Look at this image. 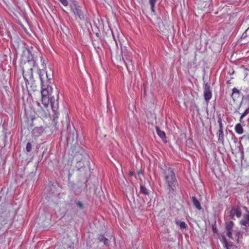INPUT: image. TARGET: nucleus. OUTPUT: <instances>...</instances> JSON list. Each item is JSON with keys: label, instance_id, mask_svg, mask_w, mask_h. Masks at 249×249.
I'll return each mask as SVG.
<instances>
[{"label": "nucleus", "instance_id": "2", "mask_svg": "<svg viewBox=\"0 0 249 249\" xmlns=\"http://www.w3.org/2000/svg\"><path fill=\"white\" fill-rule=\"evenodd\" d=\"M39 59L43 67L45 65V60L42 56L35 57L31 53H29L26 60H22L20 62V67L22 71L23 78L25 80L27 88L29 87L36 89V86L33 77V69L38 68L37 62Z\"/></svg>", "mask_w": 249, "mask_h": 249}, {"label": "nucleus", "instance_id": "14", "mask_svg": "<svg viewBox=\"0 0 249 249\" xmlns=\"http://www.w3.org/2000/svg\"><path fill=\"white\" fill-rule=\"evenodd\" d=\"M235 132L239 135L243 134V128L242 125L240 123L236 124L235 126Z\"/></svg>", "mask_w": 249, "mask_h": 249}, {"label": "nucleus", "instance_id": "28", "mask_svg": "<svg viewBox=\"0 0 249 249\" xmlns=\"http://www.w3.org/2000/svg\"><path fill=\"white\" fill-rule=\"evenodd\" d=\"M133 175V173L132 172H130V175Z\"/></svg>", "mask_w": 249, "mask_h": 249}, {"label": "nucleus", "instance_id": "27", "mask_svg": "<svg viewBox=\"0 0 249 249\" xmlns=\"http://www.w3.org/2000/svg\"><path fill=\"white\" fill-rule=\"evenodd\" d=\"M81 161H78V162L77 163V165H78V164H79V165H80V164H81Z\"/></svg>", "mask_w": 249, "mask_h": 249}, {"label": "nucleus", "instance_id": "13", "mask_svg": "<svg viewBox=\"0 0 249 249\" xmlns=\"http://www.w3.org/2000/svg\"><path fill=\"white\" fill-rule=\"evenodd\" d=\"M192 200L193 201V204L197 210H201L202 209L200 201L198 200L196 197L193 196L192 197Z\"/></svg>", "mask_w": 249, "mask_h": 249}, {"label": "nucleus", "instance_id": "26", "mask_svg": "<svg viewBox=\"0 0 249 249\" xmlns=\"http://www.w3.org/2000/svg\"><path fill=\"white\" fill-rule=\"evenodd\" d=\"M246 98H247V99L248 100H249V95H248L247 96Z\"/></svg>", "mask_w": 249, "mask_h": 249}, {"label": "nucleus", "instance_id": "24", "mask_svg": "<svg viewBox=\"0 0 249 249\" xmlns=\"http://www.w3.org/2000/svg\"><path fill=\"white\" fill-rule=\"evenodd\" d=\"M151 11L152 12H155V7H151Z\"/></svg>", "mask_w": 249, "mask_h": 249}, {"label": "nucleus", "instance_id": "19", "mask_svg": "<svg viewBox=\"0 0 249 249\" xmlns=\"http://www.w3.org/2000/svg\"><path fill=\"white\" fill-rule=\"evenodd\" d=\"M32 149V146L31 142H28L26 144V149L27 152H31V150Z\"/></svg>", "mask_w": 249, "mask_h": 249}, {"label": "nucleus", "instance_id": "11", "mask_svg": "<svg viewBox=\"0 0 249 249\" xmlns=\"http://www.w3.org/2000/svg\"><path fill=\"white\" fill-rule=\"evenodd\" d=\"M156 130L157 133V135H159V136L161 138L163 141H164V142H166V137L165 133L164 131H161V129H160L158 126H156Z\"/></svg>", "mask_w": 249, "mask_h": 249}, {"label": "nucleus", "instance_id": "22", "mask_svg": "<svg viewBox=\"0 0 249 249\" xmlns=\"http://www.w3.org/2000/svg\"><path fill=\"white\" fill-rule=\"evenodd\" d=\"M157 0H149L150 6H155Z\"/></svg>", "mask_w": 249, "mask_h": 249}, {"label": "nucleus", "instance_id": "10", "mask_svg": "<svg viewBox=\"0 0 249 249\" xmlns=\"http://www.w3.org/2000/svg\"><path fill=\"white\" fill-rule=\"evenodd\" d=\"M241 225L249 227V213L243 215V218L240 221Z\"/></svg>", "mask_w": 249, "mask_h": 249}, {"label": "nucleus", "instance_id": "15", "mask_svg": "<svg viewBox=\"0 0 249 249\" xmlns=\"http://www.w3.org/2000/svg\"><path fill=\"white\" fill-rule=\"evenodd\" d=\"M175 223L177 225L180 227L181 229H186L188 227L187 224H186L185 222L182 221L180 220H176Z\"/></svg>", "mask_w": 249, "mask_h": 249}, {"label": "nucleus", "instance_id": "8", "mask_svg": "<svg viewBox=\"0 0 249 249\" xmlns=\"http://www.w3.org/2000/svg\"><path fill=\"white\" fill-rule=\"evenodd\" d=\"M72 10L76 16H78L80 19H84L85 17L84 16L83 13L80 9L79 6L76 4H74L72 8Z\"/></svg>", "mask_w": 249, "mask_h": 249}, {"label": "nucleus", "instance_id": "7", "mask_svg": "<svg viewBox=\"0 0 249 249\" xmlns=\"http://www.w3.org/2000/svg\"><path fill=\"white\" fill-rule=\"evenodd\" d=\"M222 243L226 249H237L238 248L236 245L233 244L232 242H228L225 237H222Z\"/></svg>", "mask_w": 249, "mask_h": 249}, {"label": "nucleus", "instance_id": "18", "mask_svg": "<svg viewBox=\"0 0 249 249\" xmlns=\"http://www.w3.org/2000/svg\"><path fill=\"white\" fill-rule=\"evenodd\" d=\"M140 192L144 195H148V192L145 186H140Z\"/></svg>", "mask_w": 249, "mask_h": 249}, {"label": "nucleus", "instance_id": "9", "mask_svg": "<svg viewBox=\"0 0 249 249\" xmlns=\"http://www.w3.org/2000/svg\"><path fill=\"white\" fill-rule=\"evenodd\" d=\"M43 106L45 107L44 105ZM48 106V105L47 106V107H45L46 109H43L41 108L37 110V114L38 117L41 118L42 119H45L47 118L48 115L49 114L48 109H47Z\"/></svg>", "mask_w": 249, "mask_h": 249}, {"label": "nucleus", "instance_id": "23", "mask_svg": "<svg viewBox=\"0 0 249 249\" xmlns=\"http://www.w3.org/2000/svg\"><path fill=\"white\" fill-rule=\"evenodd\" d=\"M77 204V206H78V207H80V208H82L83 205V204L80 202V201H78V202L76 203Z\"/></svg>", "mask_w": 249, "mask_h": 249}, {"label": "nucleus", "instance_id": "3", "mask_svg": "<svg viewBox=\"0 0 249 249\" xmlns=\"http://www.w3.org/2000/svg\"><path fill=\"white\" fill-rule=\"evenodd\" d=\"M161 177L164 181V188L169 194L174 193L176 189L178 181L175 173L171 167H166L162 169Z\"/></svg>", "mask_w": 249, "mask_h": 249}, {"label": "nucleus", "instance_id": "1", "mask_svg": "<svg viewBox=\"0 0 249 249\" xmlns=\"http://www.w3.org/2000/svg\"><path fill=\"white\" fill-rule=\"evenodd\" d=\"M38 74L42 86V104L46 107L50 103L52 110L55 111L58 108L59 92L56 89L54 91V94H53V91L51 85L53 77L52 71L51 70L48 71L43 69H40Z\"/></svg>", "mask_w": 249, "mask_h": 249}, {"label": "nucleus", "instance_id": "17", "mask_svg": "<svg viewBox=\"0 0 249 249\" xmlns=\"http://www.w3.org/2000/svg\"><path fill=\"white\" fill-rule=\"evenodd\" d=\"M217 122L219 124V129H223V126L222 123L221 115L219 114L218 116Z\"/></svg>", "mask_w": 249, "mask_h": 249}, {"label": "nucleus", "instance_id": "20", "mask_svg": "<svg viewBox=\"0 0 249 249\" xmlns=\"http://www.w3.org/2000/svg\"><path fill=\"white\" fill-rule=\"evenodd\" d=\"M247 114H248V109H246V110L244 112H243V113L241 115V116L240 118V121L241 122L242 121L243 118L245 117V116Z\"/></svg>", "mask_w": 249, "mask_h": 249}, {"label": "nucleus", "instance_id": "16", "mask_svg": "<svg viewBox=\"0 0 249 249\" xmlns=\"http://www.w3.org/2000/svg\"><path fill=\"white\" fill-rule=\"evenodd\" d=\"M99 241L104 242V244L108 246L109 245V240L107 238L104 237L103 235H100L98 237Z\"/></svg>", "mask_w": 249, "mask_h": 249}, {"label": "nucleus", "instance_id": "12", "mask_svg": "<svg viewBox=\"0 0 249 249\" xmlns=\"http://www.w3.org/2000/svg\"><path fill=\"white\" fill-rule=\"evenodd\" d=\"M218 137V141L219 143L224 144V134L223 129H219L218 132L216 134Z\"/></svg>", "mask_w": 249, "mask_h": 249}, {"label": "nucleus", "instance_id": "4", "mask_svg": "<svg viewBox=\"0 0 249 249\" xmlns=\"http://www.w3.org/2000/svg\"><path fill=\"white\" fill-rule=\"evenodd\" d=\"M242 214V213L239 207L238 206H233L232 207L230 212V217L231 219H234V216L235 215L237 217H240Z\"/></svg>", "mask_w": 249, "mask_h": 249}, {"label": "nucleus", "instance_id": "21", "mask_svg": "<svg viewBox=\"0 0 249 249\" xmlns=\"http://www.w3.org/2000/svg\"><path fill=\"white\" fill-rule=\"evenodd\" d=\"M59 2H60L62 5L65 6H67L68 5V1L67 0H58Z\"/></svg>", "mask_w": 249, "mask_h": 249}, {"label": "nucleus", "instance_id": "6", "mask_svg": "<svg viewBox=\"0 0 249 249\" xmlns=\"http://www.w3.org/2000/svg\"><path fill=\"white\" fill-rule=\"evenodd\" d=\"M234 223L232 221H229L226 222V230L227 231V235L229 238H232V232Z\"/></svg>", "mask_w": 249, "mask_h": 249}, {"label": "nucleus", "instance_id": "25", "mask_svg": "<svg viewBox=\"0 0 249 249\" xmlns=\"http://www.w3.org/2000/svg\"><path fill=\"white\" fill-rule=\"evenodd\" d=\"M161 32L163 33V34H166V31H162V30H161Z\"/></svg>", "mask_w": 249, "mask_h": 249}, {"label": "nucleus", "instance_id": "5", "mask_svg": "<svg viewBox=\"0 0 249 249\" xmlns=\"http://www.w3.org/2000/svg\"><path fill=\"white\" fill-rule=\"evenodd\" d=\"M204 100L209 101L212 97V92L210 88V86L208 83L204 84Z\"/></svg>", "mask_w": 249, "mask_h": 249}]
</instances>
